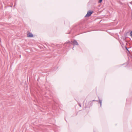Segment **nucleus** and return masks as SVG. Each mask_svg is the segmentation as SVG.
<instances>
[{
  "instance_id": "1",
  "label": "nucleus",
  "mask_w": 132,
  "mask_h": 132,
  "mask_svg": "<svg viewBox=\"0 0 132 132\" xmlns=\"http://www.w3.org/2000/svg\"><path fill=\"white\" fill-rule=\"evenodd\" d=\"M93 12L92 11H88L87 13L85 16L86 17H88L89 16L92 14Z\"/></svg>"
},
{
  "instance_id": "7",
  "label": "nucleus",
  "mask_w": 132,
  "mask_h": 132,
  "mask_svg": "<svg viewBox=\"0 0 132 132\" xmlns=\"http://www.w3.org/2000/svg\"><path fill=\"white\" fill-rule=\"evenodd\" d=\"M69 43V42H67V43ZM66 43H67V42Z\"/></svg>"
},
{
  "instance_id": "2",
  "label": "nucleus",
  "mask_w": 132,
  "mask_h": 132,
  "mask_svg": "<svg viewBox=\"0 0 132 132\" xmlns=\"http://www.w3.org/2000/svg\"><path fill=\"white\" fill-rule=\"evenodd\" d=\"M27 37H33V35L29 32H27Z\"/></svg>"
},
{
  "instance_id": "3",
  "label": "nucleus",
  "mask_w": 132,
  "mask_h": 132,
  "mask_svg": "<svg viewBox=\"0 0 132 132\" xmlns=\"http://www.w3.org/2000/svg\"><path fill=\"white\" fill-rule=\"evenodd\" d=\"M73 43L74 45H78V44L76 40H74L73 42Z\"/></svg>"
},
{
  "instance_id": "5",
  "label": "nucleus",
  "mask_w": 132,
  "mask_h": 132,
  "mask_svg": "<svg viewBox=\"0 0 132 132\" xmlns=\"http://www.w3.org/2000/svg\"><path fill=\"white\" fill-rule=\"evenodd\" d=\"M102 0H99V3H101L102 2Z\"/></svg>"
},
{
  "instance_id": "4",
  "label": "nucleus",
  "mask_w": 132,
  "mask_h": 132,
  "mask_svg": "<svg viewBox=\"0 0 132 132\" xmlns=\"http://www.w3.org/2000/svg\"><path fill=\"white\" fill-rule=\"evenodd\" d=\"M102 101L101 100H100V103L101 105V103Z\"/></svg>"
},
{
  "instance_id": "6",
  "label": "nucleus",
  "mask_w": 132,
  "mask_h": 132,
  "mask_svg": "<svg viewBox=\"0 0 132 132\" xmlns=\"http://www.w3.org/2000/svg\"><path fill=\"white\" fill-rule=\"evenodd\" d=\"M126 49H127V50L128 51V49H127V48H126Z\"/></svg>"
}]
</instances>
